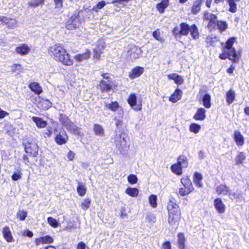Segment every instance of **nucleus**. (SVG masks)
<instances>
[{"label":"nucleus","mask_w":249,"mask_h":249,"mask_svg":"<svg viewBox=\"0 0 249 249\" xmlns=\"http://www.w3.org/2000/svg\"><path fill=\"white\" fill-rule=\"evenodd\" d=\"M145 219L147 222L150 223H154L156 222V218L155 215L153 214H149L145 217Z\"/></svg>","instance_id":"nucleus-55"},{"label":"nucleus","mask_w":249,"mask_h":249,"mask_svg":"<svg viewBox=\"0 0 249 249\" xmlns=\"http://www.w3.org/2000/svg\"><path fill=\"white\" fill-rule=\"evenodd\" d=\"M114 120L116 121L115 125L116 127L119 128L121 127L123 124V121L121 119H117L116 118H114Z\"/></svg>","instance_id":"nucleus-61"},{"label":"nucleus","mask_w":249,"mask_h":249,"mask_svg":"<svg viewBox=\"0 0 249 249\" xmlns=\"http://www.w3.org/2000/svg\"><path fill=\"white\" fill-rule=\"evenodd\" d=\"M236 40V37H230L225 42H221L222 53L219 54V58L221 60L228 59L232 63H235L238 61L241 54L237 53L233 47V44Z\"/></svg>","instance_id":"nucleus-2"},{"label":"nucleus","mask_w":249,"mask_h":249,"mask_svg":"<svg viewBox=\"0 0 249 249\" xmlns=\"http://www.w3.org/2000/svg\"><path fill=\"white\" fill-rule=\"evenodd\" d=\"M113 86V82L111 80H108L107 81H106L104 80H101L100 81L97 88L102 93H104L112 89Z\"/></svg>","instance_id":"nucleus-11"},{"label":"nucleus","mask_w":249,"mask_h":249,"mask_svg":"<svg viewBox=\"0 0 249 249\" xmlns=\"http://www.w3.org/2000/svg\"><path fill=\"white\" fill-rule=\"evenodd\" d=\"M181 213L180 214H172L168 215V222L170 226L178 227V223L180 220Z\"/></svg>","instance_id":"nucleus-14"},{"label":"nucleus","mask_w":249,"mask_h":249,"mask_svg":"<svg viewBox=\"0 0 249 249\" xmlns=\"http://www.w3.org/2000/svg\"><path fill=\"white\" fill-rule=\"evenodd\" d=\"M16 216L20 221H24L27 216V212L24 210H19L17 213Z\"/></svg>","instance_id":"nucleus-50"},{"label":"nucleus","mask_w":249,"mask_h":249,"mask_svg":"<svg viewBox=\"0 0 249 249\" xmlns=\"http://www.w3.org/2000/svg\"><path fill=\"white\" fill-rule=\"evenodd\" d=\"M177 163L180 165L182 168H186L188 165L187 158L184 155H180L178 157Z\"/></svg>","instance_id":"nucleus-37"},{"label":"nucleus","mask_w":249,"mask_h":249,"mask_svg":"<svg viewBox=\"0 0 249 249\" xmlns=\"http://www.w3.org/2000/svg\"><path fill=\"white\" fill-rule=\"evenodd\" d=\"M180 182L182 187L179 188L178 192L177 193V195L184 196L188 195L194 191L192 182L188 176L183 177L180 179Z\"/></svg>","instance_id":"nucleus-3"},{"label":"nucleus","mask_w":249,"mask_h":249,"mask_svg":"<svg viewBox=\"0 0 249 249\" xmlns=\"http://www.w3.org/2000/svg\"><path fill=\"white\" fill-rule=\"evenodd\" d=\"M79 13L73 14L66 23V28L69 30L76 29L80 24Z\"/></svg>","instance_id":"nucleus-5"},{"label":"nucleus","mask_w":249,"mask_h":249,"mask_svg":"<svg viewBox=\"0 0 249 249\" xmlns=\"http://www.w3.org/2000/svg\"><path fill=\"white\" fill-rule=\"evenodd\" d=\"M106 107L109 110L115 112L120 107V105L117 101H113L110 104H106Z\"/></svg>","instance_id":"nucleus-43"},{"label":"nucleus","mask_w":249,"mask_h":249,"mask_svg":"<svg viewBox=\"0 0 249 249\" xmlns=\"http://www.w3.org/2000/svg\"><path fill=\"white\" fill-rule=\"evenodd\" d=\"M204 18L208 21L207 27L210 30L216 29V23L218 21L217 17L216 15L213 13H205L204 14Z\"/></svg>","instance_id":"nucleus-6"},{"label":"nucleus","mask_w":249,"mask_h":249,"mask_svg":"<svg viewBox=\"0 0 249 249\" xmlns=\"http://www.w3.org/2000/svg\"><path fill=\"white\" fill-rule=\"evenodd\" d=\"M106 5V2L104 0H102L101 1L98 2L95 5H94L92 10L97 12L99 11V9L103 8Z\"/></svg>","instance_id":"nucleus-51"},{"label":"nucleus","mask_w":249,"mask_h":249,"mask_svg":"<svg viewBox=\"0 0 249 249\" xmlns=\"http://www.w3.org/2000/svg\"><path fill=\"white\" fill-rule=\"evenodd\" d=\"M39 104L43 110H47L52 107V103L48 99L43 100Z\"/></svg>","instance_id":"nucleus-49"},{"label":"nucleus","mask_w":249,"mask_h":249,"mask_svg":"<svg viewBox=\"0 0 249 249\" xmlns=\"http://www.w3.org/2000/svg\"><path fill=\"white\" fill-rule=\"evenodd\" d=\"M228 28V24L225 21L218 20L216 23V29H218L220 32L225 31Z\"/></svg>","instance_id":"nucleus-39"},{"label":"nucleus","mask_w":249,"mask_h":249,"mask_svg":"<svg viewBox=\"0 0 249 249\" xmlns=\"http://www.w3.org/2000/svg\"><path fill=\"white\" fill-rule=\"evenodd\" d=\"M143 67L136 66L133 68L131 71L129 72L128 76L131 79H133L140 76L144 72Z\"/></svg>","instance_id":"nucleus-13"},{"label":"nucleus","mask_w":249,"mask_h":249,"mask_svg":"<svg viewBox=\"0 0 249 249\" xmlns=\"http://www.w3.org/2000/svg\"><path fill=\"white\" fill-rule=\"evenodd\" d=\"M206 111L205 108L203 107L198 108L193 116V119L196 121H203L206 118Z\"/></svg>","instance_id":"nucleus-22"},{"label":"nucleus","mask_w":249,"mask_h":249,"mask_svg":"<svg viewBox=\"0 0 249 249\" xmlns=\"http://www.w3.org/2000/svg\"><path fill=\"white\" fill-rule=\"evenodd\" d=\"M67 156L70 161H72L75 157V153L72 150H69Z\"/></svg>","instance_id":"nucleus-59"},{"label":"nucleus","mask_w":249,"mask_h":249,"mask_svg":"<svg viewBox=\"0 0 249 249\" xmlns=\"http://www.w3.org/2000/svg\"><path fill=\"white\" fill-rule=\"evenodd\" d=\"M229 5V11L234 13L237 11V4L235 0H226Z\"/></svg>","instance_id":"nucleus-41"},{"label":"nucleus","mask_w":249,"mask_h":249,"mask_svg":"<svg viewBox=\"0 0 249 249\" xmlns=\"http://www.w3.org/2000/svg\"><path fill=\"white\" fill-rule=\"evenodd\" d=\"M167 77L169 79L174 80L175 83L178 85H181L184 82L182 76L176 73L169 74Z\"/></svg>","instance_id":"nucleus-26"},{"label":"nucleus","mask_w":249,"mask_h":249,"mask_svg":"<svg viewBox=\"0 0 249 249\" xmlns=\"http://www.w3.org/2000/svg\"><path fill=\"white\" fill-rule=\"evenodd\" d=\"M24 149L26 153L31 157H35L38 154V147L35 142H27L24 145Z\"/></svg>","instance_id":"nucleus-8"},{"label":"nucleus","mask_w":249,"mask_h":249,"mask_svg":"<svg viewBox=\"0 0 249 249\" xmlns=\"http://www.w3.org/2000/svg\"><path fill=\"white\" fill-rule=\"evenodd\" d=\"M171 171L178 176L182 174V167L177 162L173 164L170 167Z\"/></svg>","instance_id":"nucleus-36"},{"label":"nucleus","mask_w":249,"mask_h":249,"mask_svg":"<svg viewBox=\"0 0 249 249\" xmlns=\"http://www.w3.org/2000/svg\"><path fill=\"white\" fill-rule=\"evenodd\" d=\"M77 191L79 196H83L86 193L87 188L84 184L79 183L77 187Z\"/></svg>","instance_id":"nucleus-42"},{"label":"nucleus","mask_w":249,"mask_h":249,"mask_svg":"<svg viewBox=\"0 0 249 249\" xmlns=\"http://www.w3.org/2000/svg\"><path fill=\"white\" fill-rule=\"evenodd\" d=\"M219 41V39L217 36H213V35L208 36L205 40L206 47L208 48L214 47Z\"/></svg>","instance_id":"nucleus-21"},{"label":"nucleus","mask_w":249,"mask_h":249,"mask_svg":"<svg viewBox=\"0 0 249 249\" xmlns=\"http://www.w3.org/2000/svg\"><path fill=\"white\" fill-rule=\"evenodd\" d=\"M91 52L89 49H86L83 53H78L74 56V58L78 62L82 61L84 60H87L90 58Z\"/></svg>","instance_id":"nucleus-23"},{"label":"nucleus","mask_w":249,"mask_h":249,"mask_svg":"<svg viewBox=\"0 0 249 249\" xmlns=\"http://www.w3.org/2000/svg\"><path fill=\"white\" fill-rule=\"evenodd\" d=\"M215 191L218 195L226 196L230 194L229 187L225 184H221L215 188Z\"/></svg>","instance_id":"nucleus-20"},{"label":"nucleus","mask_w":249,"mask_h":249,"mask_svg":"<svg viewBox=\"0 0 249 249\" xmlns=\"http://www.w3.org/2000/svg\"><path fill=\"white\" fill-rule=\"evenodd\" d=\"M2 234L5 240L8 242H13L14 241L12 233L8 226H5L2 229Z\"/></svg>","instance_id":"nucleus-24"},{"label":"nucleus","mask_w":249,"mask_h":249,"mask_svg":"<svg viewBox=\"0 0 249 249\" xmlns=\"http://www.w3.org/2000/svg\"><path fill=\"white\" fill-rule=\"evenodd\" d=\"M189 32L194 39L196 40L199 38V33L196 24H194L191 25Z\"/></svg>","instance_id":"nucleus-33"},{"label":"nucleus","mask_w":249,"mask_h":249,"mask_svg":"<svg viewBox=\"0 0 249 249\" xmlns=\"http://www.w3.org/2000/svg\"><path fill=\"white\" fill-rule=\"evenodd\" d=\"M86 247V244L84 242L81 241L77 244L76 249H85Z\"/></svg>","instance_id":"nucleus-63"},{"label":"nucleus","mask_w":249,"mask_h":249,"mask_svg":"<svg viewBox=\"0 0 249 249\" xmlns=\"http://www.w3.org/2000/svg\"><path fill=\"white\" fill-rule=\"evenodd\" d=\"M152 36L155 39L160 42H163L165 41V39L160 35L159 29H156L152 33Z\"/></svg>","instance_id":"nucleus-46"},{"label":"nucleus","mask_w":249,"mask_h":249,"mask_svg":"<svg viewBox=\"0 0 249 249\" xmlns=\"http://www.w3.org/2000/svg\"><path fill=\"white\" fill-rule=\"evenodd\" d=\"M23 235L25 236H28V237L30 238H32L34 234L32 231L27 230L26 231H24V232L23 233Z\"/></svg>","instance_id":"nucleus-62"},{"label":"nucleus","mask_w":249,"mask_h":249,"mask_svg":"<svg viewBox=\"0 0 249 249\" xmlns=\"http://www.w3.org/2000/svg\"><path fill=\"white\" fill-rule=\"evenodd\" d=\"M127 180L131 184H135L138 182V178L136 175L130 174L127 177Z\"/></svg>","instance_id":"nucleus-53"},{"label":"nucleus","mask_w":249,"mask_h":249,"mask_svg":"<svg viewBox=\"0 0 249 249\" xmlns=\"http://www.w3.org/2000/svg\"><path fill=\"white\" fill-rule=\"evenodd\" d=\"M246 159V156L244 152H238L235 157V164L239 165L244 163Z\"/></svg>","instance_id":"nucleus-27"},{"label":"nucleus","mask_w":249,"mask_h":249,"mask_svg":"<svg viewBox=\"0 0 249 249\" xmlns=\"http://www.w3.org/2000/svg\"><path fill=\"white\" fill-rule=\"evenodd\" d=\"M48 56L56 62L65 66L73 65L74 61L62 44L56 43L47 49Z\"/></svg>","instance_id":"nucleus-1"},{"label":"nucleus","mask_w":249,"mask_h":249,"mask_svg":"<svg viewBox=\"0 0 249 249\" xmlns=\"http://www.w3.org/2000/svg\"><path fill=\"white\" fill-rule=\"evenodd\" d=\"M178 244L179 249H185L186 239L183 232H179L177 235Z\"/></svg>","instance_id":"nucleus-30"},{"label":"nucleus","mask_w":249,"mask_h":249,"mask_svg":"<svg viewBox=\"0 0 249 249\" xmlns=\"http://www.w3.org/2000/svg\"><path fill=\"white\" fill-rule=\"evenodd\" d=\"M169 5V0H161L156 4V7L160 13L162 14Z\"/></svg>","instance_id":"nucleus-25"},{"label":"nucleus","mask_w":249,"mask_h":249,"mask_svg":"<svg viewBox=\"0 0 249 249\" xmlns=\"http://www.w3.org/2000/svg\"><path fill=\"white\" fill-rule=\"evenodd\" d=\"M28 87L36 94L39 95L43 92L42 88L38 82H31Z\"/></svg>","instance_id":"nucleus-18"},{"label":"nucleus","mask_w":249,"mask_h":249,"mask_svg":"<svg viewBox=\"0 0 249 249\" xmlns=\"http://www.w3.org/2000/svg\"><path fill=\"white\" fill-rule=\"evenodd\" d=\"M55 8H62L63 7V0H53Z\"/></svg>","instance_id":"nucleus-56"},{"label":"nucleus","mask_w":249,"mask_h":249,"mask_svg":"<svg viewBox=\"0 0 249 249\" xmlns=\"http://www.w3.org/2000/svg\"><path fill=\"white\" fill-rule=\"evenodd\" d=\"M161 249H172L170 242L167 241L163 242L162 244Z\"/></svg>","instance_id":"nucleus-58"},{"label":"nucleus","mask_w":249,"mask_h":249,"mask_svg":"<svg viewBox=\"0 0 249 249\" xmlns=\"http://www.w3.org/2000/svg\"><path fill=\"white\" fill-rule=\"evenodd\" d=\"M168 215L173 214H180V207L176 202V200L173 197L170 198L167 205Z\"/></svg>","instance_id":"nucleus-7"},{"label":"nucleus","mask_w":249,"mask_h":249,"mask_svg":"<svg viewBox=\"0 0 249 249\" xmlns=\"http://www.w3.org/2000/svg\"><path fill=\"white\" fill-rule=\"evenodd\" d=\"M226 99L227 104H231L235 99V93L234 91L231 89L226 92Z\"/></svg>","instance_id":"nucleus-29"},{"label":"nucleus","mask_w":249,"mask_h":249,"mask_svg":"<svg viewBox=\"0 0 249 249\" xmlns=\"http://www.w3.org/2000/svg\"><path fill=\"white\" fill-rule=\"evenodd\" d=\"M9 113L0 108V119L4 118L6 116H7Z\"/></svg>","instance_id":"nucleus-64"},{"label":"nucleus","mask_w":249,"mask_h":249,"mask_svg":"<svg viewBox=\"0 0 249 249\" xmlns=\"http://www.w3.org/2000/svg\"><path fill=\"white\" fill-rule=\"evenodd\" d=\"M182 91L180 89H176L173 94L169 97V100L173 103L179 101L182 97Z\"/></svg>","instance_id":"nucleus-19"},{"label":"nucleus","mask_w":249,"mask_h":249,"mask_svg":"<svg viewBox=\"0 0 249 249\" xmlns=\"http://www.w3.org/2000/svg\"><path fill=\"white\" fill-rule=\"evenodd\" d=\"M180 29L178 26H175L172 30L173 35L176 36H187L190 29V26L186 22H181L179 24Z\"/></svg>","instance_id":"nucleus-4"},{"label":"nucleus","mask_w":249,"mask_h":249,"mask_svg":"<svg viewBox=\"0 0 249 249\" xmlns=\"http://www.w3.org/2000/svg\"><path fill=\"white\" fill-rule=\"evenodd\" d=\"M33 121L36 123L37 128H43L46 127L47 122L38 117L33 116L32 118Z\"/></svg>","instance_id":"nucleus-28"},{"label":"nucleus","mask_w":249,"mask_h":249,"mask_svg":"<svg viewBox=\"0 0 249 249\" xmlns=\"http://www.w3.org/2000/svg\"><path fill=\"white\" fill-rule=\"evenodd\" d=\"M213 206L219 213H223L226 210V206L221 198L216 197L213 200Z\"/></svg>","instance_id":"nucleus-12"},{"label":"nucleus","mask_w":249,"mask_h":249,"mask_svg":"<svg viewBox=\"0 0 249 249\" xmlns=\"http://www.w3.org/2000/svg\"><path fill=\"white\" fill-rule=\"evenodd\" d=\"M93 130L94 133L98 136H103L104 135V130L102 126L99 124H93Z\"/></svg>","instance_id":"nucleus-40"},{"label":"nucleus","mask_w":249,"mask_h":249,"mask_svg":"<svg viewBox=\"0 0 249 249\" xmlns=\"http://www.w3.org/2000/svg\"><path fill=\"white\" fill-rule=\"evenodd\" d=\"M55 143L59 145L66 144L69 140V137L65 132L61 134L60 133L56 135L54 138Z\"/></svg>","instance_id":"nucleus-15"},{"label":"nucleus","mask_w":249,"mask_h":249,"mask_svg":"<svg viewBox=\"0 0 249 249\" xmlns=\"http://www.w3.org/2000/svg\"><path fill=\"white\" fill-rule=\"evenodd\" d=\"M11 71L13 72H16L18 70H20L22 69L21 65L18 64H14L11 66Z\"/></svg>","instance_id":"nucleus-57"},{"label":"nucleus","mask_w":249,"mask_h":249,"mask_svg":"<svg viewBox=\"0 0 249 249\" xmlns=\"http://www.w3.org/2000/svg\"><path fill=\"white\" fill-rule=\"evenodd\" d=\"M42 244H48L52 243L53 242V238L49 235H46L44 236L40 237Z\"/></svg>","instance_id":"nucleus-48"},{"label":"nucleus","mask_w":249,"mask_h":249,"mask_svg":"<svg viewBox=\"0 0 249 249\" xmlns=\"http://www.w3.org/2000/svg\"><path fill=\"white\" fill-rule=\"evenodd\" d=\"M232 138L237 146H242L244 144V138L239 130H235L234 131Z\"/></svg>","instance_id":"nucleus-16"},{"label":"nucleus","mask_w":249,"mask_h":249,"mask_svg":"<svg viewBox=\"0 0 249 249\" xmlns=\"http://www.w3.org/2000/svg\"><path fill=\"white\" fill-rule=\"evenodd\" d=\"M202 175L199 173L195 172L194 174L193 181L197 187L199 188L202 187Z\"/></svg>","instance_id":"nucleus-32"},{"label":"nucleus","mask_w":249,"mask_h":249,"mask_svg":"<svg viewBox=\"0 0 249 249\" xmlns=\"http://www.w3.org/2000/svg\"><path fill=\"white\" fill-rule=\"evenodd\" d=\"M59 120L63 126L66 127L69 131H71L73 128L74 124L69 117L65 114L60 113L59 114Z\"/></svg>","instance_id":"nucleus-10"},{"label":"nucleus","mask_w":249,"mask_h":249,"mask_svg":"<svg viewBox=\"0 0 249 249\" xmlns=\"http://www.w3.org/2000/svg\"><path fill=\"white\" fill-rule=\"evenodd\" d=\"M201 129V126L199 124L196 123H192L189 126V130L190 132L195 134H197L199 132Z\"/></svg>","instance_id":"nucleus-47"},{"label":"nucleus","mask_w":249,"mask_h":249,"mask_svg":"<svg viewBox=\"0 0 249 249\" xmlns=\"http://www.w3.org/2000/svg\"><path fill=\"white\" fill-rule=\"evenodd\" d=\"M202 102L203 106L206 108H210L211 107V95L206 93L202 97Z\"/></svg>","instance_id":"nucleus-35"},{"label":"nucleus","mask_w":249,"mask_h":249,"mask_svg":"<svg viewBox=\"0 0 249 249\" xmlns=\"http://www.w3.org/2000/svg\"><path fill=\"white\" fill-rule=\"evenodd\" d=\"M125 193L132 197H136L138 196L139 191L136 187H129L125 189Z\"/></svg>","instance_id":"nucleus-34"},{"label":"nucleus","mask_w":249,"mask_h":249,"mask_svg":"<svg viewBox=\"0 0 249 249\" xmlns=\"http://www.w3.org/2000/svg\"><path fill=\"white\" fill-rule=\"evenodd\" d=\"M47 221L49 224L53 228H56L59 225L57 221L52 217H48L47 218Z\"/></svg>","instance_id":"nucleus-52"},{"label":"nucleus","mask_w":249,"mask_h":249,"mask_svg":"<svg viewBox=\"0 0 249 249\" xmlns=\"http://www.w3.org/2000/svg\"><path fill=\"white\" fill-rule=\"evenodd\" d=\"M45 0H33L28 2V5L30 8L42 6L44 4Z\"/></svg>","instance_id":"nucleus-38"},{"label":"nucleus","mask_w":249,"mask_h":249,"mask_svg":"<svg viewBox=\"0 0 249 249\" xmlns=\"http://www.w3.org/2000/svg\"><path fill=\"white\" fill-rule=\"evenodd\" d=\"M129 106L136 111H140L142 109L141 103L137 104V96L135 93H131L127 99Z\"/></svg>","instance_id":"nucleus-9"},{"label":"nucleus","mask_w":249,"mask_h":249,"mask_svg":"<svg viewBox=\"0 0 249 249\" xmlns=\"http://www.w3.org/2000/svg\"><path fill=\"white\" fill-rule=\"evenodd\" d=\"M12 180H14V181H17L19 179H20L21 178V173H14L12 175Z\"/></svg>","instance_id":"nucleus-60"},{"label":"nucleus","mask_w":249,"mask_h":249,"mask_svg":"<svg viewBox=\"0 0 249 249\" xmlns=\"http://www.w3.org/2000/svg\"><path fill=\"white\" fill-rule=\"evenodd\" d=\"M91 200L89 198H85L80 204L81 208L85 211L87 210L90 207Z\"/></svg>","instance_id":"nucleus-45"},{"label":"nucleus","mask_w":249,"mask_h":249,"mask_svg":"<svg viewBox=\"0 0 249 249\" xmlns=\"http://www.w3.org/2000/svg\"><path fill=\"white\" fill-rule=\"evenodd\" d=\"M201 3V0H196L193 2L191 10L193 14L196 15L200 11Z\"/></svg>","instance_id":"nucleus-31"},{"label":"nucleus","mask_w":249,"mask_h":249,"mask_svg":"<svg viewBox=\"0 0 249 249\" xmlns=\"http://www.w3.org/2000/svg\"><path fill=\"white\" fill-rule=\"evenodd\" d=\"M16 52L21 55H26L30 51V47L26 44H21L15 49Z\"/></svg>","instance_id":"nucleus-17"},{"label":"nucleus","mask_w":249,"mask_h":249,"mask_svg":"<svg viewBox=\"0 0 249 249\" xmlns=\"http://www.w3.org/2000/svg\"><path fill=\"white\" fill-rule=\"evenodd\" d=\"M148 201L150 206L152 208H156L157 207V196L155 195H151L148 197Z\"/></svg>","instance_id":"nucleus-44"},{"label":"nucleus","mask_w":249,"mask_h":249,"mask_svg":"<svg viewBox=\"0 0 249 249\" xmlns=\"http://www.w3.org/2000/svg\"><path fill=\"white\" fill-rule=\"evenodd\" d=\"M93 58L97 60H100V57H101V54L102 53V50L93 49Z\"/></svg>","instance_id":"nucleus-54"}]
</instances>
